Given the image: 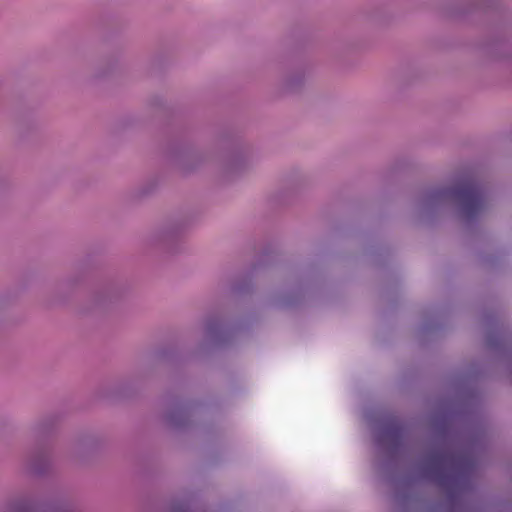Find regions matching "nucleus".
Masks as SVG:
<instances>
[{
  "label": "nucleus",
  "mask_w": 512,
  "mask_h": 512,
  "mask_svg": "<svg viewBox=\"0 0 512 512\" xmlns=\"http://www.w3.org/2000/svg\"><path fill=\"white\" fill-rule=\"evenodd\" d=\"M454 195L461 201L465 214L469 217L479 213L485 206V195L482 188L474 181L462 182Z\"/></svg>",
  "instance_id": "f257e3e1"
}]
</instances>
